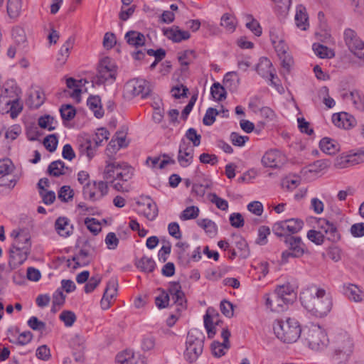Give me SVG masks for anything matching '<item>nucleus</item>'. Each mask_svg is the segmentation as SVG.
Returning a JSON list of instances; mask_svg holds the SVG:
<instances>
[{
    "instance_id": "1",
    "label": "nucleus",
    "mask_w": 364,
    "mask_h": 364,
    "mask_svg": "<svg viewBox=\"0 0 364 364\" xmlns=\"http://www.w3.org/2000/svg\"><path fill=\"white\" fill-rule=\"evenodd\" d=\"M300 299L304 308L318 317L327 315L332 306L330 298L323 289H308L301 294Z\"/></svg>"
},
{
    "instance_id": "2",
    "label": "nucleus",
    "mask_w": 364,
    "mask_h": 364,
    "mask_svg": "<svg viewBox=\"0 0 364 364\" xmlns=\"http://www.w3.org/2000/svg\"><path fill=\"white\" fill-rule=\"evenodd\" d=\"M276 337L285 343H294L301 336V328L299 322L292 318L276 320L273 326Z\"/></svg>"
},
{
    "instance_id": "3",
    "label": "nucleus",
    "mask_w": 364,
    "mask_h": 364,
    "mask_svg": "<svg viewBox=\"0 0 364 364\" xmlns=\"http://www.w3.org/2000/svg\"><path fill=\"white\" fill-rule=\"evenodd\" d=\"M318 223L319 230H310L307 232V237L309 240L316 245H321L324 239L332 242H336L340 240V234L332 223L326 219H319Z\"/></svg>"
},
{
    "instance_id": "4",
    "label": "nucleus",
    "mask_w": 364,
    "mask_h": 364,
    "mask_svg": "<svg viewBox=\"0 0 364 364\" xmlns=\"http://www.w3.org/2000/svg\"><path fill=\"white\" fill-rule=\"evenodd\" d=\"M204 344V336L198 332L188 333L186 342V350L183 356L189 363L196 362L202 354Z\"/></svg>"
},
{
    "instance_id": "5",
    "label": "nucleus",
    "mask_w": 364,
    "mask_h": 364,
    "mask_svg": "<svg viewBox=\"0 0 364 364\" xmlns=\"http://www.w3.org/2000/svg\"><path fill=\"white\" fill-rule=\"evenodd\" d=\"M304 336L310 349L315 352L323 351L328 346V339L319 327L312 325L304 331Z\"/></svg>"
},
{
    "instance_id": "6",
    "label": "nucleus",
    "mask_w": 364,
    "mask_h": 364,
    "mask_svg": "<svg viewBox=\"0 0 364 364\" xmlns=\"http://www.w3.org/2000/svg\"><path fill=\"white\" fill-rule=\"evenodd\" d=\"M284 242L288 245V250L282 252V262H287L289 257L299 258L306 252L305 245L300 237L287 235Z\"/></svg>"
},
{
    "instance_id": "7",
    "label": "nucleus",
    "mask_w": 364,
    "mask_h": 364,
    "mask_svg": "<svg viewBox=\"0 0 364 364\" xmlns=\"http://www.w3.org/2000/svg\"><path fill=\"white\" fill-rule=\"evenodd\" d=\"M151 89L149 83L142 79H132L124 85V95L129 97H134L141 95L144 98L149 95Z\"/></svg>"
},
{
    "instance_id": "8",
    "label": "nucleus",
    "mask_w": 364,
    "mask_h": 364,
    "mask_svg": "<svg viewBox=\"0 0 364 364\" xmlns=\"http://www.w3.org/2000/svg\"><path fill=\"white\" fill-rule=\"evenodd\" d=\"M344 40L350 51L357 58L364 59V42L355 31L348 28L344 32Z\"/></svg>"
},
{
    "instance_id": "9",
    "label": "nucleus",
    "mask_w": 364,
    "mask_h": 364,
    "mask_svg": "<svg viewBox=\"0 0 364 364\" xmlns=\"http://www.w3.org/2000/svg\"><path fill=\"white\" fill-rule=\"evenodd\" d=\"M103 178L109 183H114L116 180L127 181L130 176L122 171V166L116 161H109L103 172Z\"/></svg>"
},
{
    "instance_id": "10",
    "label": "nucleus",
    "mask_w": 364,
    "mask_h": 364,
    "mask_svg": "<svg viewBox=\"0 0 364 364\" xmlns=\"http://www.w3.org/2000/svg\"><path fill=\"white\" fill-rule=\"evenodd\" d=\"M24 245H20L19 242L14 243L10 249V258L14 262L21 264L28 257L30 252L31 242L29 237H24Z\"/></svg>"
},
{
    "instance_id": "11",
    "label": "nucleus",
    "mask_w": 364,
    "mask_h": 364,
    "mask_svg": "<svg viewBox=\"0 0 364 364\" xmlns=\"http://www.w3.org/2000/svg\"><path fill=\"white\" fill-rule=\"evenodd\" d=\"M354 343L351 337L342 335L338 338L335 354L338 359L347 360L353 353Z\"/></svg>"
},
{
    "instance_id": "12",
    "label": "nucleus",
    "mask_w": 364,
    "mask_h": 364,
    "mask_svg": "<svg viewBox=\"0 0 364 364\" xmlns=\"http://www.w3.org/2000/svg\"><path fill=\"white\" fill-rule=\"evenodd\" d=\"M272 43L274 46L275 50L282 62V68L285 69L287 72H289L294 60L292 57L288 53V46L282 40L277 41L272 38Z\"/></svg>"
},
{
    "instance_id": "13",
    "label": "nucleus",
    "mask_w": 364,
    "mask_h": 364,
    "mask_svg": "<svg viewBox=\"0 0 364 364\" xmlns=\"http://www.w3.org/2000/svg\"><path fill=\"white\" fill-rule=\"evenodd\" d=\"M104 60L98 67L97 75L92 80V84L102 85L109 79H115L116 72L107 64Z\"/></svg>"
},
{
    "instance_id": "14",
    "label": "nucleus",
    "mask_w": 364,
    "mask_h": 364,
    "mask_svg": "<svg viewBox=\"0 0 364 364\" xmlns=\"http://www.w3.org/2000/svg\"><path fill=\"white\" fill-rule=\"evenodd\" d=\"M262 162L267 167L279 168L286 162V159L279 151L272 150L263 156Z\"/></svg>"
},
{
    "instance_id": "15",
    "label": "nucleus",
    "mask_w": 364,
    "mask_h": 364,
    "mask_svg": "<svg viewBox=\"0 0 364 364\" xmlns=\"http://www.w3.org/2000/svg\"><path fill=\"white\" fill-rule=\"evenodd\" d=\"M3 95L0 96V112L2 114L10 112L11 118L14 119L22 110V106L18 100H4Z\"/></svg>"
},
{
    "instance_id": "16",
    "label": "nucleus",
    "mask_w": 364,
    "mask_h": 364,
    "mask_svg": "<svg viewBox=\"0 0 364 364\" xmlns=\"http://www.w3.org/2000/svg\"><path fill=\"white\" fill-rule=\"evenodd\" d=\"M221 336L223 338V343L214 341L211 344L213 354L216 357H221L225 355L223 348L228 349L230 348L229 338L230 336V332L228 328L223 329Z\"/></svg>"
},
{
    "instance_id": "17",
    "label": "nucleus",
    "mask_w": 364,
    "mask_h": 364,
    "mask_svg": "<svg viewBox=\"0 0 364 364\" xmlns=\"http://www.w3.org/2000/svg\"><path fill=\"white\" fill-rule=\"evenodd\" d=\"M272 65L270 60L267 58H264L260 60L256 70L258 74L263 77H267L269 76L272 85H276L277 83L274 80L275 75L272 69Z\"/></svg>"
},
{
    "instance_id": "18",
    "label": "nucleus",
    "mask_w": 364,
    "mask_h": 364,
    "mask_svg": "<svg viewBox=\"0 0 364 364\" xmlns=\"http://www.w3.org/2000/svg\"><path fill=\"white\" fill-rule=\"evenodd\" d=\"M332 119L336 126L346 129H350L355 124V118L346 112L333 114Z\"/></svg>"
},
{
    "instance_id": "19",
    "label": "nucleus",
    "mask_w": 364,
    "mask_h": 364,
    "mask_svg": "<svg viewBox=\"0 0 364 364\" xmlns=\"http://www.w3.org/2000/svg\"><path fill=\"white\" fill-rule=\"evenodd\" d=\"M164 35L173 42H181L183 40H188L191 35L188 31H182L178 26H173L171 28H164Z\"/></svg>"
},
{
    "instance_id": "20",
    "label": "nucleus",
    "mask_w": 364,
    "mask_h": 364,
    "mask_svg": "<svg viewBox=\"0 0 364 364\" xmlns=\"http://www.w3.org/2000/svg\"><path fill=\"white\" fill-rule=\"evenodd\" d=\"M138 205H145L146 208L144 210L145 217L149 220H154L158 215L156 204L149 198L145 197L143 201L136 202Z\"/></svg>"
},
{
    "instance_id": "21",
    "label": "nucleus",
    "mask_w": 364,
    "mask_h": 364,
    "mask_svg": "<svg viewBox=\"0 0 364 364\" xmlns=\"http://www.w3.org/2000/svg\"><path fill=\"white\" fill-rule=\"evenodd\" d=\"M55 230L58 233L64 237H67L73 233V225H70L69 220L65 217H59L55 223Z\"/></svg>"
},
{
    "instance_id": "22",
    "label": "nucleus",
    "mask_w": 364,
    "mask_h": 364,
    "mask_svg": "<svg viewBox=\"0 0 364 364\" xmlns=\"http://www.w3.org/2000/svg\"><path fill=\"white\" fill-rule=\"evenodd\" d=\"M46 97L43 91L41 89L35 90L33 93L29 95L28 100L26 102V105L32 109H38L45 102Z\"/></svg>"
},
{
    "instance_id": "23",
    "label": "nucleus",
    "mask_w": 364,
    "mask_h": 364,
    "mask_svg": "<svg viewBox=\"0 0 364 364\" xmlns=\"http://www.w3.org/2000/svg\"><path fill=\"white\" fill-rule=\"evenodd\" d=\"M127 43L136 48L142 46L145 44V36L143 33L135 31H128L124 36Z\"/></svg>"
},
{
    "instance_id": "24",
    "label": "nucleus",
    "mask_w": 364,
    "mask_h": 364,
    "mask_svg": "<svg viewBox=\"0 0 364 364\" xmlns=\"http://www.w3.org/2000/svg\"><path fill=\"white\" fill-rule=\"evenodd\" d=\"M321 149L326 154L332 155L339 151V144L330 138L325 137L319 143Z\"/></svg>"
},
{
    "instance_id": "25",
    "label": "nucleus",
    "mask_w": 364,
    "mask_h": 364,
    "mask_svg": "<svg viewBox=\"0 0 364 364\" xmlns=\"http://www.w3.org/2000/svg\"><path fill=\"white\" fill-rule=\"evenodd\" d=\"M68 169L65 163L60 160L53 161L48 167V173L54 177H59L65 174V170Z\"/></svg>"
},
{
    "instance_id": "26",
    "label": "nucleus",
    "mask_w": 364,
    "mask_h": 364,
    "mask_svg": "<svg viewBox=\"0 0 364 364\" xmlns=\"http://www.w3.org/2000/svg\"><path fill=\"white\" fill-rule=\"evenodd\" d=\"M295 21L296 26L303 31L306 30L308 23V16L306 9L302 6H299L296 8V13L295 15Z\"/></svg>"
},
{
    "instance_id": "27",
    "label": "nucleus",
    "mask_w": 364,
    "mask_h": 364,
    "mask_svg": "<svg viewBox=\"0 0 364 364\" xmlns=\"http://www.w3.org/2000/svg\"><path fill=\"white\" fill-rule=\"evenodd\" d=\"M87 105L94 112L97 118H101L104 115V112L101 106V100L99 96H90L87 100Z\"/></svg>"
},
{
    "instance_id": "28",
    "label": "nucleus",
    "mask_w": 364,
    "mask_h": 364,
    "mask_svg": "<svg viewBox=\"0 0 364 364\" xmlns=\"http://www.w3.org/2000/svg\"><path fill=\"white\" fill-rule=\"evenodd\" d=\"M313 50L316 55L321 58H332L335 55L332 49L320 43H314Z\"/></svg>"
},
{
    "instance_id": "29",
    "label": "nucleus",
    "mask_w": 364,
    "mask_h": 364,
    "mask_svg": "<svg viewBox=\"0 0 364 364\" xmlns=\"http://www.w3.org/2000/svg\"><path fill=\"white\" fill-rule=\"evenodd\" d=\"M21 0H8L7 12L11 18H16L21 11Z\"/></svg>"
},
{
    "instance_id": "30",
    "label": "nucleus",
    "mask_w": 364,
    "mask_h": 364,
    "mask_svg": "<svg viewBox=\"0 0 364 364\" xmlns=\"http://www.w3.org/2000/svg\"><path fill=\"white\" fill-rule=\"evenodd\" d=\"M286 229L287 231L289 233V235H291L292 234L297 233L299 232L303 227L304 223L302 220L299 219H289L286 220Z\"/></svg>"
},
{
    "instance_id": "31",
    "label": "nucleus",
    "mask_w": 364,
    "mask_h": 364,
    "mask_svg": "<svg viewBox=\"0 0 364 364\" xmlns=\"http://www.w3.org/2000/svg\"><path fill=\"white\" fill-rule=\"evenodd\" d=\"M221 26L224 27L228 31L232 32L236 27V18L229 14H225L221 17Z\"/></svg>"
},
{
    "instance_id": "32",
    "label": "nucleus",
    "mask_w": 364,
    "mask_h": 364,
    "mask_svg": "<svg viewBox=\"0 0 364 364\" xmlns=\"http://www.w3.org/2000/svg\"><path fill=\"white\" fill-rule=\"evenodd\" d=\"M235 246L238 249L241 257L246 258L249 256L248 245L243 237L240 235L235 237Z\"/></svg>"
},
{
    "instance_id": "33",
    "label": "nucleus",
    "mask_w": 364,
    "mask_h": 364,
    "mask_svg": "<svg viewBox=\"0 0 364 364\" xmlns=\"http://www.w3.org/2000/svg\"><path fill=\"white\" fill-rule=\"evenodd\" d=\"M134 358V353L130 350H125L118 353L116 356V362L118 364H132Z\"/></svg>"
},
{
    "instance_id": "34",
    "label": "nucleus",
    "mask_w": 364,
    "mask_h": 364,
    "mask_svg": "<svg viewBox=\"0 0 364 364\" xmlns=\"http://www.w3.org/2000/svg\"><path fill=\"white\" fill-rule=\"evenodd\" d=\"M196 58L195 51L193 50H186L178 53V60L181 65L188 67L191 62Z\"/></svg>"
},
{
    "instance_id": "35",
    "label": "nucleus",
    "mask_w": 364,
    "mask_h": 364,
    "mask_svg": "<svg viewBox=\"0 0 364 364\" xmlns=\"http://www.w3.org/2000/svg\"><path fill=\"white\" fill-rule=\"evenodd\" d=\"M211 95L214 99L221 101L226 97L225 87L219 82H215L211 87Z\"/></svg>"
},
{
    "instance_id": "36",
    "label": "nucleus",
    "mask_w": 364,
    "mask_h": 364,
    "mask_svg": "<svg viewBox=\"0 0 364 364\" xmlns=\"http://www.w3.org/2000/svg\"><path fill=\"white\" fill-rule=\"evenodd\" d=\"M138 267L144 272H151L155 268V262L149 257H143L138 262Z\"/></svg>"
},
{
    "instance_id": "37",
    "label": "nucleus",
    "mask_w": 364,
    "mask_h": 364,
    "mask_svg": "<svg viewBox=\"0 0 364 364\" xmlns=\"http://www.w3.org/2000/svg\"><path fill=\"white\" fill-rule=\"evenodd\" d=\"M199 208L196 206L191 205L187 207L181 214L180 218L183 220L196 219L199 215Z\"/></svg>"
},
{
    "instance_id": "38",
    "label": "nucleus",
    "mask_w": 364,
    "mask_h": 364,
    "mask_svg": "<svg viewBox=\"0 0 364 364\" xmlns=\"http://www.w3.org/2000/svg\"><path fill=\"white\" fill-rule=\"evenodd\" d=\"M55 123H56V121L54 117L50 115H45L38 119V125L43 129H48L49 131H53L55 129V127L53 125Z\"/></svg>"
},
{
    "instance_id": "39",
    "label": "nucleus",
    "mask_w": 364,
    "mask_h": 364,
    "mask_svg": "<svg viewBox=\"0 0 364 364\" xmlns=\"http://www.w3.org/2000/svg\"><path fill=\"white\" fill-rule=\"evenodd\" d=\"M60 114L64 120L70 121L74 118L76 112L71 105H63L60 109Z\"/></svg>"
},
{
    "instance_id": "40",
    "label": "nucleus",
    "mask_w": 364,
    "mask_h": 364,
    "mask_svg": "<svg viewBox=\"0 0 364 364\" xmlns=\"http://www.w3.org/2000/svg\"><path fill=\"white\" fill-rule=\"evenodd\" d=\"M59 318L67 327L72 326L76 321V316L75 313L71 311H63Z\"/></svg>"
},
{
    "instance_id": "41",
    "label": "nucleus",
    "mask_w": 364,
    "mask_h": 364,
    "mask_svg": "<svg viewBox=\"0 0 364 364\" xmlns=\"http://www.w3.org/2000/svg\"><path fill=\"white\" fill-rule=\"evenodd\" d=\"M292 302V298L279 297L278 296L274 299L272 311L279 312L284 310L283 304Z\"/></svg>"
},
{
    "instance_id": "42",
    "label": "nucleus",
    "mask_w": 364,
    "mask_h": 364,
    "mask_svg": "<svg viewBox=\"0 0 364 364\" xmlns=\"http://www.w3.org/2000/svg\"><path fill=\"white\" fill-rule=\"evenodd\" d=\"M349 299L355 302H360L363 299V294L361 291L355 285H350L347 289Z\"/></svg>"
},
{
    "instance_id": "43",
    "label": "nucleus",
    "mask_w": 364,
    "mask_h": 364,
    "mask_svg": "<svg viewBox=\"0 0 364 364\" xmlns=\"http://www.w3.org/2000/svg\"><path fill=\"white\" fill-rule=\"evenodd\" d=\"M198 225L201 227L206 232L215 234L216 232V225L214 222L209 219L198 220Z\"/></svg>"
},
{
    "instance_id": "44",
    "label": "nucleus",
    "mask_w": 364,
    "mask_h": 364,
    "mask_svg": "<svg viewBox=\"0 0 364 364\" xmlns=\"http://www.w3.org/2000/svg\"><path fill=\"white\" fill-rule=\"evenodd\" d=\"M219 114L216 109L210 107L206 110L203 122L206 126H210L215 121V117Z\"/></svg>"
},
{
    "instance_id": "45",
    "label": "nucleus",
    "mask_w": 364,
    "mask_h": 364,
    "mask_svg": "<svg viewBox=\"0 0 364 364\" xmlns=\"http://www.w3.org/2000/svg\"><path fill=\"white\" fill-rule=\"evenodd\" d=\"M218 313H215L214 309L208 308L204 316V326L205 328L214 327V318L218 317Z\"/></svg>"
},
{
    "instance_id": "46",
    "label": "nucleus",
    "mask_w": 364,
    "mask_h": 364,
    "mask_svg": "<svg viewBox=\"0 0 364 364\" xmlns=\"http://www.w3.org/2000/svg\"><path fill=\"white\" fill-rule=\"evenodd\" d=\"M85 224L87 229L95 235L101 231L100 223L95 218H85Z\"/></svg>"
},
{
    "instance_id": "47",
    "label": "nucleus",
    "mask_w": 364,
    "mask_h": 364,
    "mask_svg": "<svg viewBox=\"0 0 364 364\" xmlns=\"http://www.w3.org/2000/svg\"><path fill=\"white\" fill-rule=\"evenodd\" d=\"M43 144L47 150L50 152H53L58 145V139L55 134H50L47 136L43 140Z\"/></svg>"
},
{
    "instance_id": "48",
    "label": "nucleus",
    "mask_w": 364,
    "mask_h": 364,
    "mask_svg": "<svg viewBox=\"0 0 364 364\" xmlns=\"http://www.w3.org/2000/svg\"><path fill=\"white\" fill-rule=\"evenodd\" d=\"M247 18L250 20V21L246 23L247 28L251 30L257 36H259L262 33V28L259 23L253 18L252 15H247Z\"/></svg>"
},
{
    "instance_id": "49",
    "label": "nucleus",
    "mask_w": 364,
    "mask_h": 364,
    "mask_svg": "<svg viewBox=\"0 0 364 364\" xmlns=\"http://www.w3.org/2000/svg\"><path fill=\"white\" fill-rule=\"evenodd\" d=\"M209 198L213 203L215 204L218 208L222 210H226L228 208V201L218 197L215 193H210Z\"/></svg>"
},
{
    "instance_id": "50",
    "label": "nucleus",
    "mask_w": 364,
    "mask_h": 364,
    "mask_svg": "<svg viewBox=\"0 0 364 364\" xmlns=\"http://www.w3.org/2000/svg\"><path fill=\"white\" fill-rule=\"evenodd\" d=\"M14 170V165L9 159L0 160V174L6 176L10 174Z\"/></svg>"
},
{
    "instance_id": "51",
    "label": "nucleus",
    "mask_w": 364,
    "mask_h": 364,
    "mask_svg": "<svg viewBox=\"0 0 364 364\" xmlns=\"http://www.w3.org/2000/svg\"><path fill=\"white\" fill-rule=\"evenodd\" d=\"M109 132L105 128L97 129L95 136L93 139L97 146H100L104 140L109 139Z\"/></svg>"
},
{
    "instance_id": "52",
    "label": "nucleus",
    "mask_w": 364,
    "mask_h": 364,
    "mask_svg": "<svg viewBox=\"0 0 364 364\" xmlns=\"http://www.w3.org/2000/svg\"><path fill=\"white\" fill-rule=\"evenodd\" d=\"M277 296L279 297L292 298V301L295 298V294L290 288L287 286H280L275 290Z\"/></svg>"
},
{
    "instance_id": "53",
    "label": "nucleus",
    "mask_w": 364,
    "mask_h": 364,
    "mask_svg": "<svg viewBox=\"0 0 364 364\" xmlns=\"http://www.w3.org/2000/svg\"><path fill=\"white\" fill-rule=\"evenodd\" d=\"M12 36L18 44L23 43L26 41V33L23 28L16 26L13 28Z\"/></svg>"
},
{
    "instance_id": "54",
    "label": "nucleus",
    "mask_w": 364,
    "mask_h": 364,
    "mask_svg": "<svg viewBox=\"0 0 364 364\" xmlns=\"http://www.w3.org/2000/svg\"><path fill=\"white\" fill-rule=\"evenodd\" d=\"M73 197V190L68 186H63L58 193V198L63 202H67Z\"/></svg>"
},
{
    "instance_id": "55",
    "label": "nucleus",
    "mask_w": 364,
    "mask_h": 364,
    "mask_svg": "<svg viewBox=\"0 0 364 364\" xmlns=\"http://www.w3.org/2000/svg\"><path fill=\"white\" fill-rule=\"evenodd\" d=\"M105 244L109 250H114L119 244V239L114 232H109L105 237Z\"/></svg>"
},
{
    "instance_id": "56",
    "label": "nucleus",
    "mask_w": 364,
    "mask_h": 364,
    "mask_svg": "<svg viewBox=\"0 0 364 364\" xmlns=\"http://www.w3.org/2000/svg\"><path fill=\"white\" fill-rule=\"evenodd\" d=\"M221 312L228 318H231L233 316V305L230 301L223 300L221 301L220 305Z\"/></svg>"
},
{
    "instance_id": "57",
    "label": "nucleus",
    "mask_w": 364,
    "mask_h": 364,
    "mask_svg": "<svg viewBox=\"0 0 364 364\" xmlns=\"http://www.w3.org/2000/svg\"><path fill=\"white\" fill-rule=\"evenodd\" d=\"M28 325L34 331H43L46 328V323L38 320L36 316H32L28 321Z\"/></svg>"
},
{
    "instance_id": "58",
    "label": "nucleus",
    "mask_w": 364,
    "mask_h": 364,
    "mask_svg": "<svg viewBox=\"0 0 364 364\" xmlns=\"http://www.w3.org/2000/svg\"><path fill=\"white\" fill-rule=\"evenodd\" d=\"M116 36L113 33L107 32L103 38V46L107 49H111L116 44Z\"/></svg>"
},
{
    "instance_id": "59",
    "label": "nucleus",
    "mask_w": 364,
    "mask_h": 364,
    "mask_svg": "<svg viewBox=\"0 0 364 364\" xmlns=\"http://www.w3.org/2000/svg\"><path fill=\"white\" fill-rule=\"evenodd\" d=\"M230 222L232 226L236 228H242L244 225V219L239 213H234L230 216Z\"/></svg>"
},
{
    "instance_id": "60",
    "label": "nucleus",
    "mask_w": 364,
    "mask_h": 364,
    "mask_svg": "<svg viewBox=\"0 0 364 364\" xmlns=\"http://www.w3.org/2000/svg\"><path fill=\"white\" fill-rule=\"evenodd\" d=\"M186 136L187 137V139H188L191 141L193 142L195 146H198L200 145L201 136L200 134H197L196 130L195 129H188V131L186 132Z\"/></svg>"
},
{
    "instance_id": "61",
    "label": "nucleus",
    "mask_w": 364,
    "mask_h": 364,
    "mask_svg": "<svg viewBox=\"0 0 364 364\" xmlns=\"http://www.w3.org/2000/svg\"><path fill=\"white\" fill-rule=\"evenodd\" d=\"M329 166L330 161L328 160H318L309 166V170L310 171L317 172L328 168Z\"/></svg>"
},
{
    "instance_id": "62",
    "label": "nucleus",
    "mask_w": 364,
    "mask_h": 364,
    "mask_svg": "<svg viewBox=\"0 0 364 364\" xmlns=\"http://www.w3.org/2000/svg\"><path fill=\"white\" fill-rule=\"evenodd\" d=\"M101 277L98 275L92 277L85 286V291L90 293L100 283Z\"/></svg>"
},
{
    "instance_id": "63",
    "label": "nucleus",
    "mask_w": 364,
    "mask_h": 364,
    "mask_svg": "<svg viewBox=\"0 0 364 364\" xmlns=\"http://www.w3.org/2000/svg\"><path fill=\"white\" fill-rule=\"evenodd\" d=\"M247 209L250 212L257 216H260L263 213V205L259 201H253L248 204Z\"/></svg>"
},
{
    "instance_id": "64",
    "label": "nucleus",
    "mask_w": 364,
    "mask_h": 364,
    "mask_svg": "<svg viewBox=\"0 0 364 364\" xmlns=\"http://www.w3.org/2000/svg\"><path fill=\"white\" fill-rule=\"evenodd\" d=\"M36 356L38 359L48 360L50 358V349L46 345L38 347L36 350Z\"/></svg>"
}]
</instances>
